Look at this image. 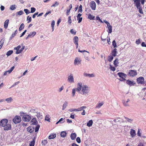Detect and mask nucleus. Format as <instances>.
Instances as JSON below:
<instances>
[{
    "label": "nucleus",
    "instance_id": "1",
    "mask_svg": "<svg viewBox=\"0 0 146 146\" xmlns=\"http://www.w3.org/2000/svg\"><path fill=\"white\" fill-rule=\"evenodd\" d=\"M20 115L22 116V119L25 121L29 122L31 119V115L26 114V113L23 111L21 112L20 113Z\"/></svg>",
    "mask_w": 146,
    "mask_h": 146
},
{
    "label": "nucleus",
    "instance_id": "2",
    "mask_svg": "<svg viewBox=\"0 0 146 146\" xmlns=\"http://www.w3.org/2000/svg\"><path fill=\"white\" fill-rule=\"evenodd\" d=\"M117 75L120 78L119 79V80L121 81H123L126 80L125 78L127 76V75L122 72L117 73Z\"/></svg>",
    "mask_w": 146,
    "mask_h": 146
},
{
    "label": "nucleus",
    "instance_id": "3",
    "mask_svg": "<svg viewBox=\"0 0 146 146\" xmlns=\"http://www.w3.org/2000/svg\"><path fill=\"white\" fill-rule=\"evenodd\" d=\"M12 121L15 124H17L21 122V119L20 116L17 115L13 118Z\"/></svg>",
    "mask_w": 146,
    "mask_h": 146
},
{
    "label": "nucleus",
    "instance_id": "4",
    "mask_svg": "<svg viewBox=\"0 0 146 146\" xmlns=\"http://www.w3.org/2000/svg\"><path fill=\"white\" fill-rule=\"evenodd\" d=\"M21 48V46L20 45H18L17 47L14 48V49L16 50L15 53L17 54H19L23 51L25 48L24 46H23L22 48L20 49H19Z\"/></svg>",
    "mask_w": 146,
    "mask_h": 146
},
{
    "label": "nucleus",
    "instance_id": "5",
    "mask_svg": "<svg viewBox=\"0 0 146 146\" xmlns=\"http://www.w3.org/2000/svg\"><path fill=\"white\" fill-rule=\"evenodd\" d=\"M89 88L86 85L83 86V94H85L86 96L89 92Z\"/></svg>",
    "mask_w": 146,
    "mask_h": 146
},
{
    "label": "nucleus",
    "instance_id": "6",
    "mask_svg": "<svg viewBox=\"0 0 146 146\" xmlns=\"http://www.w3.org/2000/svg\"><path fill=\"white\" fill-rule=\"evenodd\" d=\"M137 74L136 70H130L128 72L127 75L131 77H134Z\"/></svg>",
    "mask_w": 146,
    "mask_h": 146
},
{
    "label": "nucleus",
    "instance_id": "7",
    "mask_svg": "<svg viewBox=\"0 0 146 146\" xmlns=\"http://www.w3.org/2000/svg\"><path fill=\"white\" fill-rule=\"evenodd\" d=\"M3 127V129L5 131H8L11 129V125L10 123H7V124H6L4 125Z\"/></svg>",
    "mask_w": 146,
    "mask_h": 146
},
{
    "label": "nucleus",
    "instance_id": "8",
    "mask_svg": "<svg viewBox=\"0 0 146 146\" xmlns=\"http://www.w3.org/2000/svg\"><path fill=\"white\" fill-rule=\"evenodd\" d=\"M145 79L143 77H139L137 79V82L138 84H144Z\"/></svg>",
    "mask_w": 146,
    "mask_h": 146
},
{
    "label": "nucleus",
    "instance_id": "9",
    "mask_svg": "<svg viewBox=\"0 0 146 146\" xmlns=\"http://www.w3.org/2000/svg\"><path fill=\"white\" fill-rule=\"evenodd\" d=\"M8 122V120L7 119H3L1 120L0 122V125L1 126L3 127L4 125Z\"/></svg>",
    "mask_w": 146,
    "mask_h": 146
},
{
    "label": "nucleus",
    "instance_id": "10",
    "mask_svg": "<svg viewBox=\"0 0 146 146\" xmlns=\"http://www.w3.org/2000/svg\"><path fill=\"white\" fill-rule=\"evenodd\" d=\"M126 83L130 86H134L136 84V83L133 81H131L129 80H126Z\"/></svg>",
    "mask_w": 146,
    "mask_h": 146
},
{
    "label": "nucleus",
    "instance_id": "11",
    "mask_svg": "<svg viewBox=\"0 0 146 146\" xmlns=\"http://www.w3.org/2000/svg\"><path fill=\"white\" fill-rule=\"evenodd\" d=\"M90 7L92 10H95L96 8V3L94 1H92L90 3Z\"/></svg>",
    "mask_w": 146,
    "mask_h": 146
},
{
    "label": "nucleus",
    "instance_id": "12",
    "mask_svg": "<svg viewBox=\"0 0 146 146\" xmlns=\"http://www.w3.org/2000/svg\"><path fill=\"white\" fill-rule=\"evenodd\" d=\"M85 52V53H84L83 54L84 55V57L85 59L87 60H89L88 57L89 55V52L86 51V50H83V53Z\"/></svg>",
    "mask_w": 146,
    "mask_h": 146
},
{
    "label": "nucleus",
    "instance_id": "13",
    "mask_svg": "<svg viewBox=\"0 0 146 146\" xmlns=\"http://www.w3.org/2000/svg\"><path fill=\"white\" fill-rule=\"evenodd\" d=\"M73 40L74 43L76 44V48H77L78 46V37L77 36H75Z\"/></svg>",
    "mask_w": 146,
    "mask_h": 146
},
{
    "label": "nucleus",
    "instance_id": "14",
    "mask_svg": "<svg viewBox=\"0 0 146 146\" xmlns=\"http://www.w3.org/2000/svg\"><path fill=\"white\" fill-rule=\"evenodd\" d=\"M68 80L69 82L71 83L74 82L73 76L72 75L70 74V76H68Z\"/></svg>",
    "mask_w": 146,
    "mask_h": 146
},
{
    "label": "nucleus",
    "instance_id": "15",
    "mask_svg": "<svg viewBox=\"0 0 146 146\" xmlns=\"http://www.w3.org/2000/svg\"><path fill=\"white\" fill-rule=\"evenodd\" d=\"M81 60L79 59L78 58H76L74 61V64L75 65H78L81 64Z\"/></svg>",
    "mask_w": 146,
    "mask_h": 146
},
{
    "label": "nucleus",
    "instance_id": "16",
    "mask_svg": "<svg viewBox=\"0 0 146 146\" xmlns=\"http://www.w3.org/2000/svg\"><path fill=\"white\" fill-rule=\"evenodd\" d=\"M36 34V33L35 31H33L32 32L30 33L28 35L26 38V39H27L29 37H33Z\"/></svg>",
    "mask_w": 146,
    "mask_h": 146
},
{
    "label": "nucleus",
    "instance_id": "17",
    "mask_svg": "<svg viewBox=\"0 0 146 146\" xmlns=\"http://www.w3.org/2000/svg\"><path fill=\"white\" fill-rule=\"evenodd\" d=\"M130 134L131 137H133L136 135L135 131L133 129H131Z\"/></svg>",
    "mask_w": 146,
    "mask_h": 146
},
{
    "label": "nucleus",
    "instance_id": "18",
    "mask_svg": "<svg viewBox=\"0 0 146 146\" xmlns=\"http://www.w3.org/2000/svg\"><path fill=\"white\" fill-rule=\"evenodd\" d=\"M130 100L129 99H127L126 100H123L122 101L123 104L124 106H129V105L128 104V102Z\"/></svg>",
    "mask_w": 146,
    "mask_h": 146
},
{
    "label": "nucleus",
    "instance_id": "19",
    "mask_svg": "<svg viewBox=\"0 0 146 146\" xmlns=\"http://www.w3.org/2000/svg\"><path fill=\"white\" fill-rule=\"evenodd\" d=\"M134 2L135 5L136 6L137 8H138L141 6L140 1H138L135 0H133Z\"/></svg>",
    "mask_w": 146,
    "mask_h": 146
},
{
    "label": "nucleus",
    "instance_id": "20",
    "mask_svg": "<svg viewBox=\"0 0 146 146\" xmlns=\"http://www.w3.org/2000/svg\"><path fill=\"white\" fill-rule=\"evenodd\" d=\"M31 123L33 125H36L38 123V121L36 120V118H33L31 120Z\"/></svg>",
    "mask_w": 146,
    "mask_h": 146
},
{
    "label": "nucleus",
    "instance_id": "21",
    "mask_svg": "<svg viewBox=\"0 0 146 146\" xmlns=\"http://www.w3.org/2000/svg\"><path fill=\"white\" fill-rule=\"evenodd\" d=\"M117 53V49L116 48H115L112 50L111 54L112 56H116Z\"/></svg>",
    "mask_w": 146,
    "mask_h": 146
},
{
    "label": "nucleus",
    "instance_id": "22",
    "mask_svg": "<svg viewBox=\"0 0 146 146\" xmlns=\"http://www.w3.org/2000/svg\"><path fill=\"white\" fill-rule=\"evenodd\" d=\"M76 137V134L75 133H72L70 136L71 139L72 140H74L75 139Z\"/></svg>",
    "mask_w": 146,
    "mask_h": 146
},
{
    "label": "nucleus",
    "instance_id": "23",
    "mask_svg": "<svg viewBox=\"0 0 146 146\" xmlns=\"http://www.w3.org/2000/svg\"><path fill=\"white\" fill-rule=\"evenodd\" d=\"M27 129V131L31 133L33 132L34 131V128L31 126L28 127Z\"/></svg>",
    "mask_w": 146,
    "mask_h": 146
},
{
    "label": "nucleus",
    "instance_id": "24",
    "mask_svg": "<svg viewBox=\"0 0 146 146\" xmlns=\"http://www.w3.org/2000/svg\"><path fill=\"white\" fill-rule=\"evenodd\" d=\"M84 75L86 77H88L90 78L94 77L95 76L93 74H89L86 73H84Z\"/></svg>",
    "mask_w": 146,
    "mask_h": 146
},
{
    "label": "nucleus",
    "instance_id": "25",
    "mask_svg": "<svg viewBox=\"0 0 146 146\" xmlns=\"http://www.w3.org/2000/svg\"><path fill=\"white\" fill-rule=\"evenodd\" d=\"M82 88V83H78L77 88L76 89L77 92H79L80 91Z\"/></svg>",
    "mask_w": 146,
    "mask_h": 146
},
{
    "label": "nucleus",
    "instance_id": "26",
    "mask_svg": "<svg viewBox=\"0 0 146 146\" xmlns=\"http://www.w3.org/2000/svg\"><path fill=\"white\" fill-rule=\"evenodd\" d=\"M9 20L8 19L6 20L4 23V27L5 29H7L8 26Z\"/></svg>",
    "mask_w": 146,
    "mask_h": 146
},
{
    "label": "nucleus",
    "instance_id": "27",
    "mask_svg": "<svg viewBox=\"0 0 146 146\" xmlns=\"http://www.w3.org/2000/svg\"><path fill=\"white\" fill-rule=\"evenodd\" d=\"M56 136V134H51L48 137V138L49 139H53Z\"/></svg>",
    "mask_w": 146,
    "mask_h": 146
},
{
    "label": "nucleus",
    "instance_id": "28",
    "mask_svg": "<svg viewBox=\"0 0 146 146\" xmlns=\"http://www.w3.org/2000/svg\"><path fill=\"white\" fill-rule=\"evenodd\" d=\"M108 29V31L109 34L111 33L112 32V26L109 25L107 26Z\"/></svg>",
    "mask_w": 146,
    "mask_h": 146
},
{
    "label": "nucleus",
    "instance_id": "29",
    "mask_svg": "<svg viewBox=\"0 0 146 146\" xmlns=\"http://www.w3.org/2000/svg\"><path fill=\"white\" fill-rule=\"evenodd\" d=\"M95 16H93L90 14H89L88 15V19L90 20H95Z\"/></svg>",
    "mask_w": 146,
    "mask_h": 146
},
{
    "label": "nucleus",
    "instance_id": "30",
    "mask_svg": "<svg viewBox=\"0 0 146 146\" xmlns=\"http://www.w3.org/2000/svg\"><path fill=\"white\" fill-rule=\"evenodd\" d=\"M67 133L66 131H63L61 132L60 136L62 137H65L66 136Z\"/></svg>",
    "mask_w": 146,
    "mask_h": 146
},
{
    "label": "nucleus",
    "instance_id": "31",
    "mask_svg": "<svg viewBox=\"0 0 146 146\" xmlns=\"http://www.w3.org/2000/svg\"><path fill=\"white\" fill-rule=\"evenodd\" d=\"M93 123V122L92 120H90L87 123V125L89 127H90L92 125Z\"/></svg>",
    "mask_w": 146,
    "mask_h": 146
},
{
    "label": "nucleus",
    "instance_id": "32",
    "mask_svg": "<svg viewBox=\"0 0 146 146\" xmlns=\"http://www.w3.org/2000/svg\"><path fill=\"white\" fill-rule=\"evenodd\" d=\"M104 104L103 102L97 104L95 107V108H99L100 107L102 106Z\"/></svg>",
    "mask_w": 146,
    "mask_h": 146
},
{
    "label": "nucleus",
    "instance_id": "33",
    "mask_svg": "<svg viewBox=\"0 0 146 146\" xmlns=\"http://www.w3.org/2000/svg\"><path fill=\"white\" fill-rule=\"evenodd\" d=\"M118 60L117 58H116L113 62V64L116 66H118Z\"/></svg>",
    "mask_w": 146,
    "mask_h": 146
},
{
    "label": "nucleus",
    "instance_id": "34",
    "mask_svg": "<svg viewBox=\"0 0 146 146\" xmlns=\"http://www.w3.org/2000/svg\"><path fill=\"white\" fill-rule=\"evenodd\" d=\"M24 27V25L23 23L21 24L19 27V31H21L23 29Z\"/></svg>",
    "mask_w": 146,
    "mask_h": 146
},
{
    "label": "nucleus",
    "instance_id": "35",
    "mask_svg": "<svg viewBox=\"0 0 146 146\" xmlns=\"http://www.w3.org/2000/svg\"><path fill=\"white\" fill-rule=\"evenodd\" d=\"M67 102H65L62 106V110H64V109L66 108V107L67 106Z\"/></svg>",
    "mask_w": 146,
    "mask_h": 146
},
{
    "label": "nucleus",
    "instance_id": "36",
    "mask_svg": "<svg viewBox=\"0 0 146 146\" xmlns=\"http://www.w3.org/2000/svg\"><path fill=\"white\" fill-rule=\"evenodd\" d=\"M13 51L12 50H9L7 52L6 55L7 56H9L11 54L13 53Z\"/></svg>",
    "mask_w": 146,
    "mask_h": 146
},
{
    "label": "nucleus",
    "instance_id": "37",
    "mask_svg": "<svg viewBox=\"0 0 146 146\" xmlns=\"http://www.w3.org/2000/svg\"><path fill=\"white\" fill-rule=\"evenodd\" d=\"M27 23H29L31 22L32 20L31 17H29L28 16L27 17Z\"/></svg>",
    "mask_w": 146,
    "mask_h": 146
},
{
    "label": "nucleus",
    "instance_id": "38",
    "mask_svg": "<svg viewBox=\"0 0 146 146\" xmlns=\"http://www.w3.org/2000/svg\"><path fill=\"white\" fill-rule=\"evenodd\" d=\"M42 143L43 145H45L48 143V141L46 140H43L42 141Z\"/></svg>",
    "mask_w": 146,
    "mask_h": 146
},
{
    "label": "nucleus",
    "instance_id": "39",
    "mask_svg": "<svg viewBox=\"0 0 146 146\" xmlns=\"http://www.w3.org/2000/svg\"><path fill=\"white\" fill-rule=\"evenodd\" d=\"M55 25V21L54 20L52 21L51 26L52 28V31H53L54 30V27Z\"/></svg>",
    "mask_w": 146,
    "mask_h": 146
},
{
    "label": "nucleus",
    "instance_id": "40",
    "mask_svg": "<svg viewBox=\"0 0 146 146\" xmlns=\"http://www.w3.org/2000/svg\"><path fill=\"white\" fill-rule=\"evenodd\" d=\"M37 117L38 118H41L42 116V115L40 112L36 113V115Z\"/></svg>",
    "mask_w": 146,
    "mask_h": 146
},
{
    "label": "nucleus",
    "instance_id": "41",
    "mask_svg": "<svg viewBox=\"0 0 146 146\" xmlns=\"http://www.w3.org/2000/svg\"><path fill=\"white\" fill-rule=\"evenodd\" d=\"M124 118L129 123H131L132 122V121H133V119H129V118L127 117H124Z\"/></svg>",
    "mask_w": 146,
    "mask_h": 146
},
{
    "label": "nucleus",
    "instance_id": "42",
    "mask_svg": "<svg viewBox=\"0 0 146 146\" xmlns=\"http://www.w3.org/2000/svg\"><path fill=\"white\" fill-rule=\"evenodd\" d=\"M139 9V11L141 14H143V12L142 11V9L141 6L139 7L138 8H137Z\"/></svg>",
    "mask_w": 146,
    "mask_h": 146
},
{
    "label": "nucleus",
    "instance_id": "43",
    "mask_svg": "<svg viewBox=\"0 0 146 146\" xmlns=\"http://www.w3.org/2000/svg\"><path fill=\"white\" fill-rule=\"evenodd\" d=\"M70 33L73 34L74 35H75L76 33V31L75 30H73V29H72L70 30Z\"/></svg>",
    "mask_w": 146,
    "mask_h": 146
},
{
    "label": "nucleus",
    "instance_id": "44",
    "mask_svg": "<svg viewBox=\"0 0 146 146\" xmlns=\"http://www.w3.org/2000/svg\"><path fill=\"white\" fill-rule=\"evenodd\" d=\"M113 57L112 56H109L108 57V60L110 62H111L113 60Z\"/></svg>",
    "mask_w": 146,
    "mask_h": 146
},
{
    "label": "nucleus",
    "instance_id": "45",
    "mask_svg": "<svg viewBox=\"0 0 146 146\" xmlns=\"http://www.w3.org/2000/svg\"><path fill=\"white\" fill-rule=\"evenodd\" d=\"M35 142V140L34 139H33V140L29 143L30 146H34Z\"/></svg>",
    "mask_w": 146,
    "mask_h": 146
},
{
    "label": "nucleus",
    "instance_id": "46",
    "mask_svg": "<svg viewBox=\"0 0 146 146\" xmlns=\"http://www.w3.org/2000/svg\"><path fill=\"white\" fill-rule=\"evenodd\" d=\"M82 110V107H81L78 109H73V111H78Z\"/></svg>",
    "mask_w": 146,
    "mask_h": 146
},
{
    "label": "nucleus",
    "instance_id": "47",
    "mask_svg": "<svg viewBox=\"0 0 146 146\" xmlns=\"http://www.w3.org/2000/svg\"><path fill=\"white\" fill-rule=\"evenodd\" d=\"M110 68L111 70L113 71H115V68L114 67L112 66L111 64L110 65Z\"/></svg>",
    "mask_w": 146,
    "mask_h": 146
},
{
    "label": "nucleus",
    "instance_id": "48",
    "mask_svg": "<svg viewBox=\"0 0 146 146\" xmlns=\"http://www.w3.org/2000/svg\"><path fill=\"white\" fill-rule=\"evenodd\" d=\"M112 45L114 48L117 47L116 43L115 40H113L112 42Z\"/></svg>",
    "mask_w": 146,
    "mask_h": 146
},
{
    "label": "nucleus",
    "instance_id": "49",
    "mask_svg": "<svg viewBox=\"0 0 146 146\" xmlns=\"http://www.w3.org/2000/svg\"><path fill=\"white\" fill-rule=\"evenodd\" d=\"M82 12V6L80 5L78 8V13H81Z\"/></svg>",
    "mask_w": 146,
    "mask_h": 146
},
{
    "label": "nucleus",
    "instance_id": "50",
    "mask_svg": "<svg viewBox=\"0 0 146 146\" xmlns=\"http://www.w3.org/2000/svg\"><path fill=\"white\" fill-rule=\"evenodd\" d=\"M65 118H62L60 119L59 120V122H60V123H63L64 122V121H63L65 119Z\"/></svg>",
    "mask_w": 146,
    "mask_h": 146
},
{
    "label": "nucleus",
    "instance_id": "51",
    "mask_svg": "<svg viewBox=\"0 0 146 146\" xmlns=\"http://www.w3.org/2000/svg\"><path fill=\"white\" fill-rule=\"evenodd\" d=\"M24 11L26 13V15H27L30 13V11L27 9H25L24 10Z\"/></svg>",
    "mask_w": 146,
    "mask_h": 146
},
{
    "label": "nucleus",
    "instance_id": "52",
    "mask_svg": "<svg viewBox=\"0 0 146 146\" xmlns=\"http://www.w3.org/2000/svg\"><path fill=\"white\" fill-rule=\"evenodd\" d=\"M39 127L40 126L39 125H37V126L35 127V132H37L38 131Z\"/></svg>",
    "mask_w": 146,
    "mask_h": 146
},
{
    "label": "nucleus",
    "instance_id": "53",
    "mask_svg": "<svg viewBox=\"0 0 146 146\" xmlns=\"http://www.w3.org/2000/svg\"><path fill=\"white\" fill-rule=\"evenodd\" d=\"M6 100L8 102H10L12 100V99L11 98H9L6 99Z\"/></svg>",
    "mask_w": 146,
    "mask_h": 146
},
{
    "label": "nucleus",
    "instance_id": "54",
    "mask_svg": "<svg viewBox=\"0 0 146 146\" xmlns=\"http://www.w3.org/2000/svg\"><path fill=\"white\" fill-rule=\"evenodd\" d=\"M49 115H47L45 117V120L48 121H50V118Z\"/></svg>",
    "mask_w": 146,
    "mask_h": 146
},
{
    "label": "nucleus",
    "instance_id": "55",
    "mask_svg": "<svg viewBox=\"0 0 146 146\" xmlns=\"http://www.w3.org/2000/svg\"><path fill=\"white\" fill-rule=\"evenodd\" d=\"M59 3H58L57 1H56L55 2V3L54 4H52V5L51 6V7L56 6L58 5H59Z\"/></svg>",
    "mask_w": 146,
    "mask_h": 146
},
{
    "label": "nucleus",
    "instance_id": "56",
    "mask_svg": "<svg viewBox=\"0 0 146 146\" xmlns=\"http://www.w3.org/2000/svg\"><path fill=\"white\" fill-rule=\"evenodd\" d=\"M141 130L138 129V131L137 133V135L141 137V133L140 132Z\"/></svg>",
    "mask_w": 146,
    "mask_h": 146
},
{
    "label": "nucleus",
    "instance_id": "57",
    "mask_svg": "<svg viewBox=\"0 0 146 146\" xmlns=\"http://www.w3.org/2000/svg\"><path fill=\"white\" fill-rule=\"evenodd\" d=\"M36 10L35 8L34 7H31V11L30 13H34Z\"/></svg>",
    "mask_w": 146,
    "mask_h": 146
},
{
    "label": "nucleus",
    "instance_id": "58",
    "mask_svg": "<svg viewBox=\"0 0 146 146\" xmlns=\"http://www.w3.org/2000/svg\"><path fill=\"white\" fill-rule=\"evenodd\" d=\"M16 9V8L15 7V5H12L10 7V9L11 10H14Z\"/></svg>",
    "mask_w": 146,
    "mask_h": 146
},
{
    "label": "nucleus",
    "instance_id": "59",
    "mask_svg": "<svg viewBox=\"0 0 146 146\" xmlns=\"http://www.w3.org/2000/svg\"><path fill=\"white\" fill-rule=\"evenodd\" d=\"M77 20H78V23H80L82 20V17H77Z\"/></svg>",
    "mask_w": 146,
    "mask_h": 146
},
{
    "label": "nucleus",
    "instance_id": "60",
    "mask_svg": "<svg viewBox=\"0 0 146 146\" xmlns=\"http://www.w3.org/2000/svg\"><path fill=\"white\" fill-rule=\"evenodd\" d=\"M15 36V33H13L11 35V37L10 38L9 40H11Z\"/></svg>",
    "mask_w": 146,
    "mask_h": 146
},
{
    "label": "nucleus",
    "instance_id": "61",
    "mask_svg": "<svg viewBox=\"0 0 146 146\" xmlns=\"http://www.w3.org/2000/svg\"><path fill=\"white\" fill-rule=\"evenodd\" d=\"M96 20L97 21H99L101 23H103L102 21L100 19V17L98 16L96 17Z\"/></svg>",
    "mask_w": 146,
    "mask_h": 146
},
{
    "label": "nucleus",
    "instance_id": "62",
    "mask_svg": "<svg viewBox=\"0 0 146 146\" xmlns=\"http://www.w3.org/2000/svg\"><path fill=\"white\" fill-rule=\"evenodd\" d=\"M17 14L19 15H21L23 14V11H22L21 10L19 11L17 13Z\"/></svg>",
    "mask_w": 146,
    "mask_h": 146
},
{
    "label": "nucleus",
    "instance_id": "63",
    "mask_svg": "<svg viewBox=\"0 0 146 146\" xmlns=\"http://www.w3.org/2000/svg\"><path fill=\"white\" fill-rule=\"evenodd\" d=\"M68 22L69 24L71 23L72 22V20L71 19V17L70 16H69L68 17Z\"/></svg>",
    "mask_w": 146,
    "mask_h": 146
},
{
    "label": "nucleus",
    "instance_id": "64",
    "mask_svg": "<svg viewBox=\"0 0 146 146\" xmlns=\"http://www.w3.org/2000/svg\"><path fill=\"white\" fill-rule=\"evenodd\" d=\"M76 141L78 143H80L81 142V140L80 138L78 137L76 138Z\"/></svg>",
    "mask_w": 146,
    "mask_h": 146
}]
</instances>
